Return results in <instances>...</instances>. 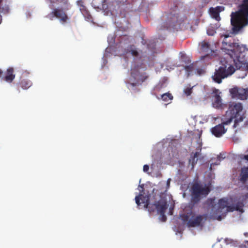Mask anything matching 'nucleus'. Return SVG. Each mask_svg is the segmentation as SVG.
<instances>
[{"mask_svg":"<svg viewBox=\"0 0 248 248\" xmlns=\"http://www.w3.org/2000/svg\"><path fill=\"white\" fill-rule=\"evenodd\" d=\"M14 69L12 67H9L7 69L5 76L4 78H15V75L14 74Z\"/></svg>","mask_w":248,"mask_h":248,"instance_id":"nucleus-22","label":"nucleus"},{"mask_svg":"<svg viewBox=\"0 0 248 248\" xmlns=\"http://www.w3.org/2000/svg\"><path fill=\"white\" fill-rule=\"evenodd\" d=\"M221 49L233 60L237 68H240L243 65L246 64L248 70V62L247 63L246 52L248 49L245 45H240L238 43L227 42L225 40L222 42Z\"/></svg>","mask_w":248,"mask_h":248,"instance_id":"nucleus-1","label":"nucleus"},{"mask_svg":"<svg viewBox=\"0 0 248 248\" xmlns=\"http://www.w3.org/2000/svg\"><path fill=\"white\" fill-rule=\"evenodd\" d=\"M6 81L8 82H12L14 78H4Z\"/></svg>","mask_w":248,"mask_h":248,"instance_id":"nucleus-36","label":"nucleus"},{"mask_svg":"<svg viewBox=\"0 0 248 248\" xmlns=\"http://www.w3.org/2000/svg\"><path fill=\"white\" fill-rule=\"evenodd\" d=\"M223 36H224L225 39H226L229 37V34H224Z\"/></svg>","mask_w":248,"mask_h":248,"instance_id":"nucleus-38","label":"nucleus"},{"mask_svg":"<svg viewBox=\"0 0 248 248\" xmlns=\"http://www.w3.org/2000/svg\"><path fill=\"white\" fill-rule=\"evenodd\" d=\"M232 97L238 98L243 100L247 98V91L245 90H239L237 88H233L230 90Z\"/></svg>","mask_w":248,"mask_h":248,"instance_id":"nucleus-12","label":"nucleus"},{"mask_svg":"<svg viewBox=\"0 0 248 248\" xmlns=\"http://www.w3.org/2000/svg\"><path fill=\"white\" fill-rule=\"evenodd\" d=\"M149 169V167L148 165H144L143 167V170L144 172H147Z\"/></svg>","mask_w":248,"mask_h":248,"instance_id":"nucleus-30","label":"nucleus"},{"mask_svg":"<svg viewBox=\"0 0 248 248\" xmlns=\"http://www.w3.org/2000/svg\"><path fill=\"white\" fill-rule=\"evenodd\" d=\"M140 194L139 196L135 197L136 203L138 206H140L141 203L144 204V207L147 208L149 205V201L150 200V195H144L143 185L139 186Z\"/></svg>","mask_w":248,"mask_h":248,"instance_id":"nucleus-8","label":"nucleus"},{"mask_svg":"<svg viewBox=\"0 0 248 248\" xmlns=\"http://www.w3.org/2000/svg\"><path fill=\"white\" fill-rule=\"evenodd\" d=\"M222 123L218 124L211 129V132L216 137H220L227 131V129L225 128V125H228L229 124H224L225 120L223 118L222 119Z\"/></svg>","mask_w":248,"mask_h":248,"instance_id":"nucleus-10","label":"nucleus"},{"mask_svg":"<svg viewBox=\"0 0 248 248\" xmlns=\"http://www.w3.org/2000/svg\"><path fill=\"white\" fill-rule=\"evenodd\" d=\"M248 124V122L247 121L245 124H244V125L243 126V127H246V126H247Z\"/></svg>","mask_w":248,"mask_h":248,"instance_id":"nucleus-39","label":"nucleus"},{"mask_svg":"<svg viewBox=\"0 0 248 248\" xmlns=\"http://www.w3.org/2000/svg\"><path fill=\"white\" fill-rule=\"evenodd\" d=\"M207 33L209 35L212 36L215 34V31L213 30H208L207 31Z\"/></svg>","mask_w":248,"mask_h":248,"instance_id":"nucleus-29","label":"nucleus"},{"mask_svg":"<svg viewBox=\"0 0 248 248\" xmlns=\"http://www.w3.org/2000/svg\"><path fill=\"white\" fill-rule=\"evenodd\" d=\"M191 214H192V212H190L189 213H187L186 214L182 215L181 216L182 219L184 222H186V221L188 222V220H189V218L190 216L191 215Z\"/></svg>","mask_w":248,"mask_h":248,"instance_id":"nucleus-26","label":"nucleus"},{"mask_svg":"<svg viewBox=\"0 0 248 248\" xmlns=\"http://www.w3.org/2000/svg\"><path fill=\"white\" fill-rule=\"evenodd\" d=\"M224 10V7L221 6H218L215 8H210L209 12L211 16L215 19L217 21H219L220 17L219 16V13Z\"/></svg>","mask_w":248,"mask_h":248,"instance_id":"nucleus-14","label":"nucleus"},{"mask_svg":"<svg viewBox=\"0 0 248 248\" xmlns=\"http://www.w3.org/2000/svg\"><path fill=\"white\" fill-rule=\"evenodd\" d=\"M231 21L234 31H240L248 24V0H243L238 11L232 13Z\"/></svg>","mask_w":248,"mask_h":248,"instance_id":"nucleus-3","label":"nucleus"},{"mask_svg":"<svg viewBox=\"0 0 248 248\" xmlns=\"http://www.w3.org/2000/svg\"><path fill=\"white\" fill-rule=\"evenodd\" d=\"M219 164V163H213L211 164V166H212V165H213V166H214V165H218Z\"/></svg>","mask_w":248,"mask_h":248,"instance_id":"nucleus-41","label":"nucleus"},{"mask_svg":"<svg viewBox=\"0 0 248 248\" xmlns=\"http://www.w3.org/2000/svg\"><path fill=\"white\" fill-rule=\"evenodd\" d=\"M173 208H172V207L170 208L169 214L170 215H172L173 214Z\"/></svg>","mask_w":248,"mask_h":248,"instance_id":"nucleus-33","label":"nucleus"},{"mask_svg":"<svg viewBox=\"0 0 248 248\" xmlns=\"http://www.w3.org/2000/svg\"><path fill=\"white\" fill-rule=\"evenodd\" d=\"M120 15L122 17H125L126 16V14L125 13H123V11H120Z\"/></svg>","mask_w":248,"mask_h":248,"instance_id":"nucleus-35","label":"nucleus"},{"mask_svg":"<svg viewBox=\"0 0 248 248\" xmlns=\"http://www.w3.org/2000/svg\"><path fill=\"white\" fill-rule=\"evenodd\" d=\"M144 67H141V65L135 66L131 69V76L132 78H147V76L143 75Z\"/></svg>","mask_w":248,"mask_h":248,"instance_id":"nucleus-13","label":"nucleus"},{"mask_svg":"<svg viewBox=\"0 0 248 248\" xmlns=\"http://www.w3.org/2000/svg\"><path fill=\"white\" fill-rule=\"evenodd\" d=\"M191 200L190 204L194 206L198 204L200 201L206 197L210 191L208 186L196 182L192 184L191 187Z\"/></svg>","mask_w":248,"mask_h":248,"instance_id":"nucleus-5","label":"nucleus"},{"mask_svg":"<svg viewBox=\"0 0 248 248\" xmlns=\"http://www.w3.org/2000/svg\"><path fill=\"white\" fill-rule=\"evenodd\" d=\"M235 71L234 67L230 65L227 69L226 67H220L215 72V76H212V78H227L231 76Z\"/></svg>","mask_w":248,"mask_h":248,"instance_id":"nucleus-9","label":"nucleus"},{"mask_svg":"<svg viewBox=\"0 0 248 248\" xmlns=\"http://www.w3.org/2000/svg\"><path fill=\"white\" fill-rule=\"evenodd\" d=\"M198 133L197 134V136L196 137V138L197 139V142L198 144H199V150L201 151L202 149V140L201 139L202 132V131H198Z\"/></svg>","mask_w":248,"mask_h":248,"instance_id":"nucleus-25","label":"nucleus"},{"mask_svg":"<svg viewBox=\"0 0 248 248\" xmlns=\"http://www.w3.org/2000/svg\"><path fill=\"white\" fill-rule=\"evenodd\" d=\"M213 79H214V80L216 82H217V83L219 84V83H221V82H222V78H213Z\"/></svg>","mask_w":248,"mask_h":248,"instance_id":"nucleus-31","label":"nucleus"},{"mask_svg":"<svg viewBox=\"0 0 248 248\" xmlns=\"http://www.w3.org/2000/svg\"><path fill=\"white\" fill-rule=\"evenodd\" d=\"M169 18L170 19L169 21V25L167 27V28L172 27H173L176 26V24H180V21L178 19V16L177 14H170Z\"/></svg>","mask_w":248,"mask_h":248,"instance_id":"nucleus-18","label":"nucleus"},{"mask_svg":"<svg viewBox=\"0 0 248 248\" xmlns=\"http://www.w3.org/2000/svg\"><path fill=\"white\" fill-rule=\"evenodd\" d=\"M54 16L60 19L61 21L66 22L68 19L67 15L62 10L59 9H55L51 13Z\"/></svg>","mask_w":248,"mask_h":248,"instance_id":"nucleus-15","label":"nucleus"},{"mask_svg":"<svg viewBox=\"0 0 248 248\" xmlns=\"http://www.w3.org/2000/svg\"><path fill=\"white\" fill-rule=\"evenodd\" d=\"M141 52V51H138L134 45L129 46L125 50V54L130 53L135 58H141L140 54Z\"/></svg>","mask_w":248,"mask_h":248,"instance_id":"nucleus-16","label":"nucleus"},{"mask_svg":"<svg viewBox=\"0 0 248 248\" xmlns=\"http://www.w3.org/2000/svg\"><path fill=\"white\" fill-rule=\"evenodd\" d=\"M25 73H27V71H25ZM28 74H30V72H28Z\"/></svg>","mask_w":248,"mask_h":248,"instance_id":"nucleus-43","label":"nucleus"},{"mask_svg":"<svg viewBox=\"0 0 248 248\" xmlns=\"http://www.w3.org/2000/svg\"><path fill=\"white\" fill-rule=\"evenodd\" d=\"M160 215L161 220L163 222H165L167 220V217L165 213L159 214Z\"/></svg>","mask_w":248,"mask_h":248,"instance_id":"nucleus-28","label":"nucleus"},{"mask_svg":"<svg viewBox=\"0 0 248 248\" xmlns=\"http://www.w3.org/2000/svg\"><path fill=\"white\" fill-rule=\"evenodd\" d=\"M187 76H193L194 74L202 75L205 73L204 68L200 67L199 62H193L189 65L185 66Z\"/></svg>","mask_w":248,"mask_h":248,"instance_id":"nucleus-7","label":"nucleus"},{"mask_svg":"<svg viewBox=\"0 0 248 248\" xmlns=\"http://www.w3.org/2000/svg\"><path fill=\"white\" fill-rule=\"evenodd\" d=\"M206 217V215H198L195 217L190 219L187 222L188 227H195L202 226V223L204 218Z\"/></svg>","mask_w":248,"mask_h":248,"instance_id":"nucleus-11","label":"nucleus"},{"mask_svg":"<svg viewBox=\"0 0 248 248\" xmlns=\"http://www.w3.org/2000/svg\"><path fill=\"white\" fill-rule=\"evenodd\" d=\"M128 84L132 87H135V86H137L138 83L137 82H131V83L129 82Z\"/></svg>","mask_w":248,"mask_h":248,"instance_id":"nucleus-32","label":"nucleus"},{"mask_svg":"<svg viewBox=\"0 0 248 248\" xmlns=\"http://www.w3.org/2000/svg\"><path fill=\"white\" fill-rule=\"evenodd\" d=\"M202 46L203 47H208V44L207 43H205L204 42V43H203V44L202 45Z\"/></svg>","mask_w":248,"mask_h":248,"instance_id":"nucleus-34","label":"nucleus"},{"mask_svg":"<svg viewBox=\"0 0 248 248\" xmlns=\"http://www.w3.org/2000/svg\"><path fill=\"white\" fill-rule=\"evenodd\" d=\"M21 87L23 89H27L31 86V82L26 80H23L20 83Z\"/></svg>","mask_w":248,"mask_h":248,"instance_id":"nucleus-24","label":"nucleus"},{"mask_svg":"<svg viewBox=\"0 0 248 248\" xmlns=\"http://www.w3.org/2000/svg\"><path fill=\"white\" fill-rule=\"evenodd\" d=\"M215 198L208 199L206 202L207 205L211 206V211L213 215L217 216V220L220 221L222 217L225 216L227 213L237 211L243 213L244 204L242 202H238L236 204L229 205L228 199L227 198H223L219 199L217 205L215 204Z\"/></svg>","mask_w":248,"mask_h":248,"instance_id":"nucleus-2","label":"nucleus"},{"mask_svg":"<svg viewBox=\"0 0 248 248\" xmlns=\"http://www.w3.org/2000/svg\"><path fill=\"white\" fill-rule=\"evenodd\" d=\"M3 71L0 69V77H1L3 74Z\"/></svg>","mask_w":248,"mask_h":248,"instance_id":"nucleus-37","label":"nucleus"},{"mask_svg":"<svg viewBox=\"0 0 248 248\" xmlns=\"http://www.w3.org/2000/svg\"><path fill=\"white\" fill-rule=\"evenodd\" d=\"M168 207V204L167 199L161 198L154 204H150L149 202V205L146 208L148 209V211L150 213L154 212L156 210L158 214H163L165 213Z\"/></svg>","mask_w":248,"mask_h":248,"instance_id":"nucleus-6","label":"nucleus"},{"mask_svg":"<svg viewBox=\"0 0 248 248\" xmlns=\"http://www.w3.org/2000/svg\"><path fill=\"white\" fill-rule=\"evenodd\" d=\"M167 185H168V186H169V185H170V179H169V180L167 181Z\"/></svg>","mask_w":248,"mask_h":248,"instance_id":"nucleus-42","label":"nucleus"},{"mask_svg":"<svg viewBox=\"0 0 248 248\" xmlns=\"http://www.w3.org/2000/svg\"><path fill=\"white\" fill-rule=\"evenodd\" d=\"M244 158L248 161V155H245ZM240 176L241 182L243 183L246 182L248 179V167L242 168Z\"/></svg>","mask_w":248,"mask_h":248,"instance_id":"nucleus-17","label":"nucleus"},{"mask_svg":"<svg viewBox=\"0 0 248 248\" xmlns=\"http://www.w3.org/2000/svg\"><path fill=\"white\" fill-rule=\"evenodd\" d=\"M162 99L165 101L168 102L170 100H171L173 98L172 95L170 93H165L162 95L161 96Z\"/></svg>","mask_w":248,"mask_h":248,"instance_id":"nucleus-23","label":"nucleus"},{"mask_svg":"<svg viewBox=\"0 0 248 248\" xmlns=\"http://www.w3.org/2000/svg\"><path fill=\"white\" fill-rule=\"evenodd\" d=\"M218 92V90L216 89L213 90V93L215 94L214 105H216L217 108H219L221 106V98L219 94L217 93Z\"/></svg>","mask_w":248,"mask_h":248,"instance_id":"nucleus-19","label":"nucleus"},{"mask_svg":"<svg viewBox=\"0 0 248 248\" xmlns=\"http://www.w3.org/2000/svg\"><path fill=\"white\" fill-rule=\"evenodd\" d=\"M217 160L218 161H220V160H221V157L218 155V156H217Z\"/></svg>","mask_w":248,"mask_h":248,"instance_id":"nucleus-40","label":"nucleus"},{"mask_svg":"<svg viewBox=\"0 0 248 248\" xmlns=\"http://www.w3.org/2000/svg\"><path fill=\"white\" fill-rule=\"evenodd\" d=\"M243 106L240 103H232L229 105L227 111H226L224 119L225 120L226 124H230L234 119V123L233 125L234 128L240 126V123L246 118L244 113H243Z\"/></svg>","mask_w":248,"mask_h":248,"instance_id":"nucleus-4","label":"nucleus"},{"mask_svg":"<svg viewBox=\"0 0 248 248\" xmlns=\"http://www.w3.org/2000/svg\"><path fill=\"white\" fill-rule=\"evenodd\" d=\"M199 152H196L193 155H191L190 158L189 159V163L191 164L192 169L194 168V166L197 163L198 160L197 157L199 155Z\"/></svg>","mask_w":248,"mask_h":248,"instance_id":"nucleus-20","label":"nucleus"},{"mask_svg":"<svg viewBox=\"0 0 248 248\" xmlns=\"http://www.w3.org/2000/svg\"><path fill=\"white\" fill-rule=\"evenodd\" d=\"M193 87L194 86L187 87L184 90V92L186 96H189L192 93V90Z\"/></svg>","mask_w":248,"mask_h":248,"instance_id":"nucleus-27","label":"nucleus"},{"mask_svg":"<svg viewBox=\"0 0 248 248\" xmlns=\"http://www.w3.org/2000/svg\"><path fill=\"white\" fill-rule=\"evenodd\" d=\"M77 5L79 7L80 11L84 14L87 13L86 6L84 5V2L82 0H78L77 2Z\"/></svg>","mask_w":248,"mask_h":248,"instance_id":"nucleus-21","label":"nucleus"}]
</instances>
